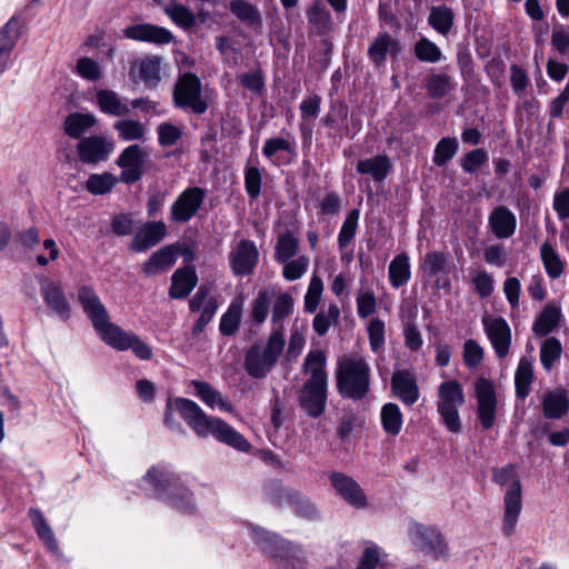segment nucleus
Segmentation results:
<instances>
[{"instance_id":"1","label":"nucleus","mask_w":569,"mask_h":569,"mask_svg":"<svg viewBox=\"0 0 569 569\" xmlns=\"http://www.w3.org/2000/svg\"><path fill=\"white\" fill-rule=\"evenodd\" d=\"M171 409H174L189 428L200 438L213 437L239 451H248L250 449L249 441L232 428L224 420L208 416L200 406L187 398H176L167 406L164 421L167 425L172 423Z\"/></svg>"},{"instance_id":"2","label":"nucleus","mask_w":569,"mask_h":569,"mask_svg":"<svg viewBox=\"0 0 569 569\" xmlns=\"http://www.w3.org/2000/svg\"><path fill=\"white\" fill-rule=\"evenodd\" d=\"M371 369L360 356H343L336 368V387L342 398L362 400L369 392Z\"/></svg>"},{"instance_id":"3","label":"nucleus","mask_w":569,"mask_h":569,"mask_svg":"<svg viewBox=\"0 0 569 569\" xmlns=\"http://www.w3.org/2000/svg\"><path fill=\"white\" fill-rule=\"evenodd\" d=\"M286 345L281 327L274 329L267 341L259 340L244 353L243 367L253 379L266 378L277 366Z\"/></svg>"},{"instance_id":"4","label":"nucleus","mask_w":569,"mask_h":569,"mask_svg":"<svg viewBox=\"0 0 569 569\" xmlns=\"http://www.w3.org/2000/svg\"><path fill=\"white\" fill-rule=\"evenodd\" d=\"M143 480L151 485L156 493L160 498H164L171 507L184 513H191L194 510L192 493L179 482V478L173 473L152 467Z\"/></svg>"},{"instance_id":"5","label":"nucleus","mask_w":569,"mask_h":569,"mask_svg":"<svg viewBox=\"0 0 569 569\" xmlns=\"http://www.w3.org/2000/svg\"><path fill=\"white\" fill-rule=\"evenodd\" d=\"M492 480L500 485L507 486L503 497V527L502 531L506 536H511L516 530L518 517L522 509L521 485L513 465H507L500 469L493 470Z\"/></svg>"},{"instance_id":"6","label":"nucleus","mask_w":569,"mask_h":569,"mask_svg":"<svg viewBox=\"0 0 569 569\" xmlns=\"http://www.w3.org/2000/svg\"><path fill=\"white\" fill-rule=\"evenodd\" d=\"M252 540L268 557L290 566L292 569H302L305 562L303 550L280 538L277 533L262 528L252 529Z\"/></svg>"},{"instance_id":"7","label":"nucleus","mask_w":569,"mask_h":569,"mask_svg":"<svg viewBox=\"0 0 569 569\" xmlns=\"http://www.w3.org/2000/svg\"><path fill=\"white\" fill-rule=\"evenodd\" d=\"M465 405V393L457 380H448L438 387L437 411L443 425L452 433L462 429L459 409Z\"/></svg>"},{"instance_id":"8","label":"nucleus","mask_w":569,"mask_h":569,"mask_svg":"<svg viewBox=\"0 0 569 569\" xmlns=\"http://www.w3.org/2000/svg\"><path fill=\"white\" fill-rule=\"evenodd\" d=\"M177 108L201 116L208 110V101L202 94L200 78L193 72L180 74L172 91Z\"/></svg>"},{"instance_id":"9","label":"nucleus","mask_w":569,"mask_h":569,"mask_svg":"<svg viewBox=\"0 0 569 569\" xmlns=\"http://www.w3.org/2000/svg\"><path fill=\"white\" fill-rule=\"evenodd\" d=\"M78 301L91 320L94 330L104 340L111 327H117V325L110 321L109 312L97 292L89 286H81L78 289Z\"/></svg>"},{"instance_id":"10","label":"nucleus","mask_w":569,"mask_h":569,"mask_svg":"<svg viewBox=\"0 0 569 569\" xmlns=\"http://www.w3.org/2000/svg\"><path fill=\"white\" fill-rule=\"evenodd\" d=\"M149 156V150L137 143L124 148L116 160V164L122 169L119 180L127 184L138 182L142 178Z\"/></svg>"},{"instance_id":"11","label":"nucleus","mask_w":569,"mask_h":569,"mask_svg":"<svg viewBox=\"0 0 569 569\" xmlns=\"http://www.w3.org/2000/svg\"><path fill=\"white\" fill-rule=\"evenodd\" d=\"M409 537L415 546L436 559L447 553L445 539L436 527L412 522L409 528Z\"/></svg>"},{"instance_id":"12","label":"nucleus","mask_w":569,"mask_h":569,"mask_svg":"<svg viewBox=\"0 0 569 569\" xmlns=\"http://www.w3.org/2000/svg\"><path fill=\"white\" fill-rule=\"evenodd\" d=\"M477 400V416L483 429L488 430L495 426L497 411V396L493 383L479 378L475 385Z\"/></svg>"},{"instance_id":"13","label":"nucleus","mask_w":569,"mask_h":569,"mask_svg":"<svg viewBox=\"0 0 569 569\" xmlns=\"http://www.w3.org/2000/svg\"><path fill=\"white\" fill-rule=\"evenodd\" d=\"M204 199V189L200 187L187 188L177 197L170 208L171 220L177 223L190 221L203 204Z\"/></svg>"},{"instance_id":"14","label":"nucleus","mask_w":569,"mask_h":569,"mask_svg":"<svg viewBox=\"0 0 569 569\" xmlns=\"http://www.w3.org/2000/svg\"><path fill=\"white\" fill-rule=\"evenodd\" d=\"M79 160L84 164H97L108 160L114 143L104 136L92 134L81 138L76 146Z\"/></svg>"},{"instance_id":"15","label":"nucleus","mask_w":569,"mask_h":569,"mask_svg":"<svg viewBox=\"0 0 569 569\" xmlns=\"http://www.w3.org/2000/svg\"><path fill=\"white\" fill-rule=\"evenodd\" d=\"M108 346L119 351L131 349L140 360H151L153 351L149 345L142 341L136 333L126 331L121 327H111L103 340Z\"/></svg>"},{"instance_id":"16","label":"nucleus","mask_w":569,"mask_h":569,"mask_svg":"<svg viewBox=\"0 0 569 569\" xmlns=\"http://www.w3.org/2000/svg\"><path fill=\"white\" fill-rule=\"evenodd\" d=\"M259 260V251L253 241L242 239L236 248L228 253V261L232 273L237 277L250 276Z\"/></svg>"},{"instance_id":"17","label":"nucleus","mask_w":569,"mask_h":569,"mask_svg":"<svg viewBox=\"0 0 569 569\" xmlns=\"http://www.w3.org/2000/svg\"><path fill=\"white\" fill-rule=\"evenodd\" d=\"M330 483L336 493L349 506L356 509H366L368 499L360 485L350 476L342 472H331Z\"/></svg>"},{"instance_id":"18","label":"nucleus","mask_w":569,"mask_h":569,"mask_svg":"<svg viewBox=\"0 0 569 569\" xmlns=\"http://www.w3.org/2000/svg\"><path fill=\"white\" fill-rule=\"evenodd\" d=\"M298 400L300 408L308 417H321L327 408L328 385L305 382Z\"/></svg>"},{"instance_id":"19","label":"nucleus","mask_w":569,"mask_h":569,"mask_svg":"<svg viewBox=\"0 0 569 569\" xmlns=\"http://www.w3.org/2000/svg\"><path fill=\"white\" fill-rule=\"evenodd\" d=\"M482 323L498 358H506L511 343V330L507 321L501 317H483Z\"/></svg>"},{"instance_id":"20","label":"nucleus","mask_w":569,"mask_h":569,"mask_svg":"<svg viewBox=\"0 0 569 569\" xmlns=\"http://www.w3.org/2000/svg\"><path fill=\"white\" fill-rule=\"evenodd\" d=\"M167 234L163 221H150L141 226L132 238L129 248L134 252H144L157 246Z\"/></svg>"},{"instance_id":"21","label":"nucleus","mask_w":569,"mask_h":569,"mask_svg":"<svg viewBox=\"0 0 569 569\" xmlns=\"http://www.w3.org/2000/svg\"><path fill=\"white\" fill-rule=\"evenodd\" d=\"M391 390L403 405H415L420 396L416 376L409 370H397L391 376Z\"/></svg>"},{"instance_id":"22","label":"nucleus","mask_w":569,"mask_h":569,"mask_svg":"<svg viewBox=\"0 0 569 569\" xmlns=\"http://www.w3.org/2000/svg\"><path fill=\"white\" fill-rule=\"evenodd\" d=\"M41 296L47 306L62 320H68L71 316V307L66 295L58 282L43 278L40 281Z\"/></svg>"},{"instance_id":"23","label":"nucleus","mask_w":569,"mask_h":569,"mask_svg":"<svg viewBox=\"0 0 569 569\" xmlns=\"http://www.w3.org/2000/svg\"><path fill=\"white\" fill-rule=\"evenodd\" d=\"M123 36L131 40L156 44H167L173 40V34L170 30L150 23L129 26L123 30Z\"/></svg>"},{"instance_id":"24","label":"nucleus","mask_w":569,"mask_h":569,"mask_svg":"<svg viewBox=\"0 0 569 569\" xmlns=\"http://www.w3.org/2000/svg\"><path fill=\"white\" fill-rule=\"evenodd\" d=\"M488 224L496 238L508 239L516 232L517 218L508 207L498 206L490 212Z\"/></svg>"},{"instance_id":"25","label":"nucleus","mask_w":569,"mask_h":569,"mask_svg":"<svg viewBox=\"0 0 569 569\" xmlns=\"http://www.w3.org/2000/svg\"><path fill=\"white\" fill-rule=\"evenodd\" d=\"M198 276L193 266L177 269L171 277L169 297L172 299H184L196 288Z\"/></svg>"},{"instance_id":"26","label":"nucleus","mask_w":569,"mask_h":569,"mask_svg":"<svg viewBox=\"0 0 569 569\" xmlns=\"http://www.w3.org/2000/svg\"><path fill=\"white\" fill-rule=\"evenodd\" d=\"M327 356L323 350H310L305 358L302 372L308 375L305 382L328 385Z\"/></svg>"},{"instance_id":"27","label":"nucleus","mask_w":569,"mask_h":569,"mask_svg":"<svg viewBox=\"0 0 569 569\" xmlns=\"http://www.w3.org/2000/svg\"><path fill=\"white\" fill-rule=\"evenodd\" d=\"M400 51L399 42L388 32L379 33L368 48V57L376 67L385 63L387 56L396 57Z\"/></svg>"},{"instance_id":"28","label":"nucleus","mask_w":569,"mask_h":569,"mask_svg":"<svg viewBox=\"0 0 569 569\" xmlns=\"http://www.w3.org/2000/svg\"><path fill=\"white\" fill-rule=\"evenodd\" d=\"M425 88L429 98L442 99L456 90L457 83L446 70L439 72L430 70L425 80Z\"/></svg>"},{"instance_id":"29","label":"nucleus","mask_w":569,"mask_h":569,"mask_svg":"<svg viewBox=\"0 0 569 569\" xmlns=\"http://www.w3.org/2000/svg\"><path fill=\"white\" fill-rule=\"evenodd\" d=\"M19 29L20 22L16 17L0 29V74L7 69L9 56L20 37Z\"/></svg>"},{"instance_id":"30","label":"nucleus","mask_w":569,"mask_h":569,"mask_svg":"<svg viewBox=\"0 0 569 569\" xmlns=\"http://www.w3.org/2000/svg\"><path fill=\"white\" fill-rule=\"evenodd\" d=\"M543 416L548 419H561L569 411V397L565 389L548 391L542 398Z\"/></svg>"},{"instance_id":"31","label":"nucleus","mask_w":569,"mask_h":569,"mask_svg":"<svg viewBox=\"0 0 569 569\" xmlns=\"http://www.w3.org/2000/svg\"><path fill=\"white\" fill-rule=\"evenodd\" d=\"M97 123L98 119L92 113L72 112L64 118L62 128L67 136L80 140Z\"/></svg>"},{"instance_id":"32","label":"nucleus","mask_w":569,"mask_h":569,"mask_svg":"<svg viewBox=\"0 0 569 569\" xmlns=\"http://www.w3.org/2000/svg\"><path fill=\"white\" fill-rule=\"evenodd\" d=\"M96 102L103 113L113 117H124L130 113L129 106L116 91L109 89L98 90L96 93Z\"/></svg>"},{"instance_id":"33","label":"nucleus","mask_w":569,"mask_h":569,"mask_svg":"<svg viewBox=\"0 0 569 569\" xmlns=\"http://www.w3.org/2000/svg\"><path fill=\"white\" fill-rule=\"evenodd\" d=\"M177 261V251L173 246H167L153 252L143 263L142 271L153 276L172 267Z\"/></svg>"},{"instance_id":"34","label":"nucleus","mask_w":569,"mask_h":569,"mask_svg":"<svg viewBox=\"0 0 569 569\" xmlns=\"http://www.w3.org/2000/svg\"><path fill=\"white\" fill-rule=\"evenodd\" d=\"M392 166L387 154H378L373 158L360 160L357 163V171L361 174H369L375 181H383Z\"/></svg>"},{"instance_id":"35","label":"nucleus","mask_w":569,"mask_h":569,"mask_svg":"<svg viewBox=\"0 0 569 569\" xmlns=\"http://www.w3.org/2000/svg\"><path fill=\"white\" fill-rule=\"evenodd\" d=\"M560 319V308L549 302L533 322L532 331L537 337H546L558 327Z\"/></svg>"},{"instance_id":"36","label":"nucleus","mask_w":569,"mask_h":569,"mask_svg":"<svg viewBox=\"0 0 569 569\" xmlns=\"http://www.w3.org/2000/svg\"><path fill=\"white\" fill-rule=\"evenodd\" d=\"M29 518L32 522L33 528L36 529L39 538L42 542L48 547V549L52 552L59 551V545L57 542L54 532L51 527L47 522L43 513L36 508H31L28 511Z\"/></svg>"},{"instance_id":"37","label":"nucleus","mask_w":569,"mask_h":569,"mask_svg":"<svg viewBox=\"0 0 569 569\" xmlns=\"http://www.w3.org/2000/svg\"><path fill=\"white\" fill-rule=\"evenodd\" d=\"M229 10L249 27L260 28L262 24L261 16L257 7L246 0H232L229 4Z\"/></svg>"},{"instance_id":"38","label":"nucleus","mask_w":569,"mask_h":569,"mask_svg":"<svg viewBox=\"0 0 569 569\" xmlns=\"http://www.w3.org/2000/svg\"><path fill=\"white\" fill-rule=\"evenodd\" d=\"M540 258L549 278L558 279L563 273L565 262L549 241L541 244Z\"/></svg>"},{"instance_id":"39","label":"nucleus","mask_w":569,"mask_h":569,"mask_svg":"<svg viewBox=\"0 0 569 569\" xmlns=\"http://www.w3.org/2000/svg\"><path fill=\"white\" fill-rule=\"evenodd\" d=\"M161 58L147 57L138 62L139 78L149 88H156L161 81Z\"/></svg>"},{"instance_id":"40","label":"nucleus","mask_w":569,"mask_h":569,"mask_svg":"<svg viewBox=\"0 0 569 569\" xmlns=\"http://www.w3.org/2000/svg\"><path fill=\"white\" fill-rule=\"evenodd\" d=\"M389 280L393 288L405 286L411 276L409 258L406 253L397 254L388 268Z\"/></svg>"},{"instance_id":"41","label":"nucleus","mask_w":569,"mask_h":569,"mask_svg":"<svg viewBox=\"0 0 569 569\" xmlns=\"http://www.w3.org/2000/svg\"><path fill=\"white\" fill-rule=\"evenodd\" d=\"M455 12L447 6L432 7L428 17L429 24L440 34L447 36L452 27Z\"/></svg>"},{"instance_id":"42","label":"nucleus","mask_w":569,"mask_h":569,"mask_svg":"<svg viewBox=\"0 0 569 569\" xmlns=\"http://www.w3.org/2000/svg\"><path fill=\"white\" fill-rule=\"evenodd\" d=\"M242 315V302L233 300L227 311L222 315L219 330L222 336L231 337L236 335L240 327Z\"/></svg>"},{"instance_id":"43","label":"nucleus","mask_w":569,"mask_h":569,"mask_svg":"<svg viewBox=\"0 0 569 569\" xmlns=\"http://www.w3.org/2000/svg\"><path fill=\"white\" fill-rule=\"evenodd\" d=\"M533 373L531 362L521 358L515 373L516 395L520 399L528 397L531 390Z\"/></svg>"},{"instance_id":"44","label":"nucleus","mask_w":569,"mask_h":569,"mask_svg":"<svg viewBox=\"0 0 569 569\" xmlns=\"http://www.w3.org/2000/svg\"><path fill=\"white\" fill-rule=\"evenodd\" d=\"M299 248V241L291 231H286L278 237L274 248V260L284 263L293 258Z\"/></svg>"},{"instance_id":"45","label":"nucleus","mask_w":569,"mask_h":569,"mask_svg":"<svg viewBox=\"0 0 569 569\" xmlns=\"http://www.w3.org/2000/svg\"><path fill=\"white\" fill-rule=\"evenodd\" d=\"M383 430L391 436L400 433L402 428V413L398 405L393 402L386 403L380 413Z\"/></svg>"},{"instance_id":"46","label":"nucleus","mask_w":569,"mask_h":569,"mask_svg":"<svg viewBox=\"0 0 569 569\" xmlns=\"http://www.w3.org/2000/svg\"><path fill=\"white\" fill-rule=\"evenodd\" d=\"M387 555L375 543H369L362 551L356 569H383Z\"/></svg>"},{"instance_id":"47","label":"nucleus","mask_w":569,"mask_h":569,"mask_svg":"<svg viewBox=\"0 0 569 569\" xmlns=\"http://www.w3.org/2000/svg\"><path fill=\"white\" fill-rule=\"evenodd\" d=\"M113 128L118 132L119 138L124 141L144 140L146 128L137 120H118L113 123Z\"/></svg>"},{"instance_id":"48","label":"nucleus","mask_w":569,"mask_h":569,"mask_svg":"<svg viewBox=\"0 0 569 569\" xmlns=\"http://www.w3.org/2000/svg\"><path fill=\"white\" fill-rule=\"evenodd\" d=\"M117 182L118 178L110 172L92 173L86 182V189L91 194H104L110 192Z\"/></svg>"},{"instance_id":"49","label":"nucleus","mask_w":569,"mask_h":569,"mask_svg":"<svg viewBox=\"0 0 569 569\" xmlns=\"http://www.w3.org/2000/svg\"><path fill=\"white\" fill-rule=\"evenodd\" d=\"M413 52L416 58L421 62L437 63L442 59L440 48L428 38L419 39L415 43Z\"/></svg>"},{"instance_id":"50","label":"nucleus","mask_w":569,"mask_h":569,"mask_svg":"<svg viewBox=\"0 0 569 569\" xmlns=\"http://www.w3.org/2000/svg\"><path fill=\"white\" fill-rule=\"evenodd\" d=\"M359 216L360 212L358 209H352L347 214L338 234V247L340 250L346 249L353 240L358 229Z\"/></svg>"},{"instance_id":"51","label":"nucleus","mask_w":569,"mask_h":569,"mask_svg":"<svg viewBox=\"0 0 569 569\" xmlns=\"http://www.w3.org/2000/svg\"><path fill=\"white\" fill-rule=\"evenodd\" d=\"M458 151V140L455 137H446L439 140L435 148L433 163L442 167L449 162Z\"/></svg>"},{"instance_id":"52","label":"nucleus","mask_w":569,"mask_h":569,"mask_svg":"<svg viewBox=\"0 0 569 569\" xmlns=\"http://www.w3.org/2000/svg\"><path fill=\"white\" fill-rule=\"evenodd\" d=\"M340 316V309L337 305H330L328 310H321L313 318L312 327L318 336H325L332 323H336Z\"/></svg>"},{"instance_id":"53","label":"nucleus","mask_w":569,"mask_h":569,"mask_svg":"<svg viewBox=\"0 0 569 569\" xmlns=\"http://www.w3.org/2000/svg\"><path fill=\"white\" fill-rule=\"evenodd\" d=\"M562 347L557 338H548L540 348V361L546 370H550L553 363L561 357Z\"/></svg>"},{"instance_id":"54","label":"nucleus","mask_w":569,"mask_h":569,"mask_svg":"<svg viewBox=\"0 0 569 569\" xmlns=\"http://www.w3.org/2000/svg\"><path fill=\"white\" fill-rule=\"evenodd\" d=\"M262 174L258 167L247 164L244 168V188L251 200L259 198L261 192Z\"/></svg>"},{"instance_id":"55","label":"nucleus","mask_w":569,"mask_h":569,"mask_svg":"<svg viewBox=\"0 0 569 569\" xmlns=\"http://www.w3.org/2000/svg\"><path fill=\"white\" fill-rule=\"evenodd\" d=\"M295 153V141L282 137L270 138L266 140L262 148V154L267 159H272L278 152Z\"/></svg>"},{"instance_id":"56","label":"nucleus","mask_w":569,"mask_h":569,"mask_svg":"<svg viewBox=\"0 0 569 569\" xmlns=\"http://www.w3.org/2000/svg\"><path fill=\"white\" fill-rule=\"evenodd\" d=\"M307 18L310 24L319 30L328 29L331 24V14L325 4L315 2L307 11Z\"/></svg>"},{"instance_id":"57","label":"nucleus","mask_w":569,"mask_h":569,"mask_svg":"<svg viewBox=\"0 0 569 569\" xmlns=\"http://www.w3.org/2000/svg\"><path fill=\"white\" fill-rule=\"evenodd\" d=\"M323 290V283L320 277L313 274L310 280L307 293L305 296V311L313 313L319 305Z\"/></svg>"},{"instance_id":"58","label":"nucleus","mask_w":569,"mask_h":569,"mask_svg":"<svg viewBox=\"0 0 569 569\" xmlns=\"http://www.w3.org/2000/svg\"><path fill=\"white\" fill-rule=\"evenodd\" d=\"M423 267L429 276H437L439 273H448V260L443 252L430 251L426 254Z\"/></svg>"},{"instance_id":"59","label":"nucleus","mask_w":569,"mask_h":569,"mask_svg":"<svg viewBox=\"0 0 569 569\" xmlns=\"http://www.w3.org/2000/svg\"><path fill=\"white\" fill-rule=\"evenodd\" d=\"M166 13L182 28L188 29L196 23L193 13L182 4L173 3L167 7Z\"/></svg>"},{"instance_id":"60","label":"nucleus","mask_w":569,"mask_h":569,"mask_svg":"<svg viewBox=\"0 0 569 569\" xmlns=\"http://www.w3.org/2000/svg\"><path fill=\"white\" fill-rule=\"evenodd\" d=\"M283 264V278L288 281L300 279L308 269L309 258L300 256L297 259L288 260Z\"/></svg>"},{"instance_id":"61","label":"nucleus","mask_w":569,"mask_h":569,"mask_svg":"<svg viewBox=\"0 0 569 569\" xmlns=\"http://www.w3.org/2000/svg\"><path fill=\"white\" fill-rule=\"evenodd\" d=\"M191 386L194 388L196 395L210 408H214L217 406L218 400H220V392L214 389L209 382L192 380Z\"/></svg>"},{"instance_id":"62","label":"nucleus","mask_w":569,"mask_h":569,"mask_svg":"<svg viewBox=\"0 0 569 569\" xmlns=\"http://www.w3.org/2000/svg\"><path fill=\"white\" fill-rule=\"evenodd\" d=\"M76 70L78 74L86 80L97 81L102 77L100 64L88 57L78 60Z\"/></svg>"},{"instance_id":"63","label":"nucleus","mask_w":569,"mask_h":569,"mask_svg":"<svg viewBox=\"0 0 569 569\" xmlns=\"http://www.w3.org/2000/svg\"><path fill=\"white\" fill-rule=\"evenodd\" d=\"M488 161V153L482 148L466 153L461 159V168L467 173H473Z\"/></svg>"},{"instance_id":"64","label":"nucleus","mask_w":569,"mask_h":569,"mask_svg":"<svg viewBox=\"0 0 569 569\" xmlns=\"http://www.w3.org/2000/svg\"><path fill=\"white\" fill-rule=\"evenodd\" d=\"M551 46L562 57H569V27L559 26L551 33Z\"/></svg>"}]
</instances>
